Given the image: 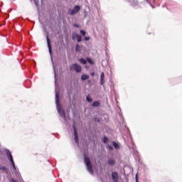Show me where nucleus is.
Returning a JSON list of instances; mask_svg holds the SVG:
<instances>
[{"instance_id":"nucleus-1","label":"nucleus","mask_w":182,"mask_h":182,"mask_svg":"<svg viewBox=\"0 0 182 182\" xmlns=\"http://www.w3.org/2000/svg\"><path fill=\"white\" fill-rule=\"evenodd\" d=\"M84 161L85 163V166L87 167V171H89V173L90 174H94L93 172V166H92V162L90 161V159L87 156H86V155L84 156Z\"/></svg>"},{"instance_id":"nucleus-2","label":"nucleus","mask_w":182,"mask_h":182,"mask_svg":"<svg viewBox=\"0 0 182 182\" xmlns=\"http://www.w3.org/2000/svg\"><path fill=\"white\" fill-rule=\"evenodd\" d=\"M55 105L57 106L58 113L62 117H65V112H63L60 107V103L59 102V93L58 92L55 93Z\"/></svg>"},{"instance_id":"nucleus-3","label":"nucleus","mask_w":182,"mask_h":182,"mask_svg":"<svg viewBox=\"0 0 182 182\" xmlns=\"http://www.w3.org/2000/svg\"><path fill=\"white\" fill-rule=\"evenodd\" d=\"M6 154L7 158L9 160V161L11 162L14 170H16V166H15V162L14 161V158L12 157V154H11V151L6 149Z\"/></svg>"},{"instance_id":"nucleus-4","label":"nucleus","mask_w":182,"mask_h":182,"mask_svg":"<svg viewBox=\"0 0 182 182\" xmlns=\"http://www.w3.org/2000/svg\"><path fill=\"white\" fill-rule=\"evenodd\" d=\"M70 70L71 72L75 70L77 73H80L82 72V67L78 64H73L70 66Z\"/></svg>"},{"instance_id":"nucleus-5","label":"nucleus","mask_w":182,"mask_h":182,"mask_svg":"<svg viewBox=\"0 0 182 182\" xmlns=\"http://www.w3.org/2000/svg\"><path fill=\"white\" fill-rule=\"evenodd\" d=\"M80 11V6H76L73 9H70L68 10L69 15H75V14H77Z\"/></svg>"},{"instance_id":"nucleus-6","label":"nucleus","mask_w":182,"mask_h":182,"mask_svg":"<svg viewBox=\"0 0 182 182\" xmlns=\"http://www.w3.org/2000/svg\"><path fill=\"white\" fill-rule=\"evenodd\" d=\"M112 178L113 182H119V173L117 172H112Z\"/></svg>"},{"instance_id":"nucleus-7","label":"nucleus","mask_w":182,"mask_h":182,"mask_svg":"<svg viewBox=\"0 0 182 182\" xmlns=\"http://www.w3.org/2000/svg\"><path fill=\"white\" fill-rule=\"evenodd\" d=\"M73 129H74V140L75 141V143H79V138L77 136V131L76 130V126L73 125Z\"/></svg>"},{"instance_id":"nucleus-8","label":"nucleus","mask_w":182,"mask_h":182,"mask_svg":"<svg viewBox=\"0 0 182 182\" xmlns=\"http://www.w3.org/2000/svg\"><path fill=\"white\" fill-rule=\"evenodd\" d=\"M46 39H47L48 48L49 49V53L50 55H52V46H50V39L49 38V36L48 35L46 36Z\"/></svg>"},{"instance_id":"nucleus-9","label":"nucleus","mask_w":182,"mask_h":182,"mask_svg":"<svg viewBox=\"0 0 182 182\" xmlns=\"http://www.w3.org/2000/svg\"><path fill=\"white\" fill-rule=\"evenodd\" d=\"M77 42H82V36H80L79 34H74L73 35V39H76Z\"/></svg>"},{"instance_id":"nucleus-10","label":"nucleus","mask_w":182,"mask_h":182,"mask_svg":"<svg viewBox=\"0 0 182 182\" xmlns=\"http://www.w3.org/2000/svg\"><path fill=\"white\" fill-rule=\"evenodd\" d=\"M100 85L103 86L105 85V73H101L100 76Z\"/></svg>"},{"instance_id":"nucleus-11","label":"nucleus","mask_w":182,"mask_h":182,"mask_svg":"<svg viewBox=\"0 0 182 182\" xmlns=\"http://www.w3.org/2000/svg\"><path fill=\"white\" fill-rule=\"evenodd\" d=\"M107 164H109V166H114V164H116V161L113 159H108Z\"/></svg>"},{"instance_id":"nucleus-12","label":"nucleus","mask_w":182,"mask_h":182,"mask_svg":"<svg viewBox=\"0 0 182 182\" xmlns=\"http://www.w3.org/2000/svg\"><path fill=\"white\" fill-rule=\"evenodd\" d=\"M92 106L93 107H99V106H100V102H99L98 101H95L92 103Z\"/></svg>"},{"instance_id":"nucleus-13","label":"nucleus","mask_w":182,"mask_h":182,"mask_svg":"<svg viewBox=\"0 0 182 182\" xmlns=\"http://www.w3.org/2000/svg\"><path fill=\"white\" fill-rule=\"evenodd\" d=\"M88 78H89V75H82L81 76V80H87Z\"/></svg>"},{"instance_id":"nucleus-14","label":"nucleus","mask_w":182,"mask_h":182,"mask_svg":"<svg viewBox=\"0 0 182 182\" xmlns=\"http://www.w3.org/2000/svg\"><path fill=\"white\" fill-rule=\"evenodd\" d=\"M79 61L80 62V63H82V65H86L87 63V61H86V60H85L84 58L80 59Z\"/></svg>"},{"instance_id":"nucleus-15","label":"nucleus","mask_w":182,"mask_h":182,"mask_svg":"<svg viewBox=\"0 0 182 182\" xmlns=\"http://www.w3.org/2000/svg\"><path fill=\"white\" fill-rule=\"evenodd\" d=\"M132 6H136V5H139V1H137L136 0H133L132 1Z\"/></svg>"},{"instance_id":"nucleus-16","label":"nucleus","mask_w":182,"mask_h":182,"mask_svg":"<svg viewBox=\"0 0 182 182\" xmlns=\"http://www.w3.org/2000/svg\"><path fill=\"white\" fill-rule=\"evenodd\" d=\"M87 61L88 62V63H90V65H94L95 62H93V60H92V59L87 58Z\"/></svg>"},{"instance_id":"nucleus-17","label":"nucleus","mask_w":182,"mask_h":182,"mask_svg":"<svg viewBox=\"0 0 182 182\" xmlns=\"http://www.w3.org/2000/svg\"><path fill=\"white\" fill-rule=\"evenodd\" d=\"M75 50H76V52H80V46H79V44L76 45Z\"/></svg>"},{"instance_id":"nucleus-18","label":"nucleus","mask_w":182,"mask_h":182,"mask_svg":"<svg viewBox=\"0 0 182 182\" xmlns=\"http://www.w3.org/2000/svg\"><path fill=\"white\" fill-rule=\"evenodd\" d=\"M109 141V138H107V136H104L102 139V141L103 143H107Z\"/></svg>"},{"instance_id":"nucleus-19","label":"nucleus","mask_w":182,"mask_h":182,"mask_svg":"<svg viewBox=\"0 0 182 182\" xmlns=\"http://www.w3.org/2000/svg\"><path fill=\"white\" fill-rule=\"evenodd\" d=\"M86 99H87V102H89L90 103L91 102H93V100L92 98H90V97L89 95L87 96Z\"/></svg>"},{"instance_id":"nucleus-20","label":"nucleus","mask_w":182,"mask_h":182,"mask_svg":"<svg viewBox=\"0 0 182 182\" xmlns=\"http://www.w3.org/2000/svg\"><path fill=\"white\" fill-rule=\"evenodd\" d=\"M112 144L115 149H119V144H117V143L113 141Z\"/></svg>"},{"instance_id":"nucleus-21","label":"nucleus","mask_w":182,"mask_h":182,"mask_svg":"<svg viewBox=\"0 0 182 182\" xmlns=\"http://www.w3.org/2000/svg\"><path fill=\"white\" fill-rule=\"evenodd\" d=\"M80 33H81V35H82V36H85V35H86V32H85V31H83V30H81V31H80Z\"/></svg>"},{"instance_id":"nucleus-22","label":"nucleus","mask_w":182,"mask_h":182,"mask_svg":"<svg viewBox=\"0 0 182 182\" xmlns=\"http://www.w3.org/2000/svg\"><path fill=\"white\" fill-rule=\"evenodd\" d=\"M0 170H2L3 171H6V167H5V166H1V167H0Z\"/></svg>"},{"instance_id":"nucleus-23","label":"nucleus","mask_w":182,"mask_h":182,"mask_svg":"<svg viewBox=\"0 0 182 182\" xmlns=\"http://www.w3.org/2000/svg\"><path fill=\"white\" fill-rule=\"evenodd\" d=\"M94 120H95V122H97V123H99L100 122V119L99 118H97V117H95L94 119Z\"/></svg>"},{"instance_id":"nucleus-24","label":"nucleus","mask_w":182,"mask_h":182,"mask_svg":"<svg viewBox=\"0 0 182 182\" xmlns=\"http://www.w3.org/2000/svg\"><path fill=\"white\" fill-rule=\"evenodd\" d=\"M10 182H18V181H16V180H15V179H14V178H11V179L10 180Z\"/></svg>"},{"instance_id":"nucleus-25","label":"nucleus","mask_w":182,"mask_h":182,"mask_svg":"<svg viewBox=\"0 0 182 182\" xmlns=\"http://www.w3.org/2000/svg\"><path fill=\"white\" fill-rule=\"evenodd\" d=\"M85 41H89L90 39V38H89V37H85Z\"/></svg>"},{"instance_id":"nucleus-26","label":"nucleus","mask_w":182,"mask_h":182,"mask_svg":"<svg viewBox=\"0 0 182 182\" xmlns=\"http://www.w3.org/2000/svg\"><path fill=\"white\" fill-rule=\"evenodd\" d=\"M73 26H75L76 28H79V26L77 24H74Z\"/></svg>"},{"instance_id":"nucleus-27","label":"nucleus","mask_w":182,"mask_h":182,"mask_svg":"<svg viewBox=\"0 0 182 182\" xmlns=\"http://www.w3.org/2000/svg\"><path fill=\"white\" fill-rule=\"evenodd\" d=\"M109 149H110V150L113 149V147H112L111 146H109Z\"/></svg>"},{"instance_id":"nucleus-28","label":"nucleus","mask_w":182,"mask_h":182,"mask_svg":"<svg viewBox=\"0 0 182 182\" xmlns=\"http://www.w3.org/2000/svg\"><path fill=\"white\" fill-rule=\"evenodd\" d=\"M136 181L137 182L138 181H137V175H136Z\"/></svg>"},{"instance_id":"nucleus-29","label":"nucleus","mask_w":182,"mask_h":182,"mask_svg":"<svg viewBox=\"0 0 182 182\" xmlns=\"http://www.w3.org/2000/svg\"><path fill=\"white\" fill-rule=\"evenodd\" d=\"M35 4H36V5H37V6H38V2L35 1Z\"/></svg>"},{"instance_id":"nucleus-30","label":"nucleus","mask_w":182,"mask_h":182,"mask_svg":"<svg viewBox=\"0 0 182 182\" xmlns=\"http://www.w3.org/2000/svg\"><path fill=\"white\" fill-rule=\"evenodd\" d=\"M94 75H95V73H92V76H94Z\"/></svg>"}]
</instances>
